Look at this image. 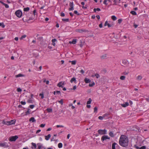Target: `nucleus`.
<instances>
[{
  "label": "nucleus",
  "instance_id": "f257e3e1",
  "mask_svg": "<svg viewBox=\"0 0 149 149\" xmlns=\"http://www.w3.org/2000/svg\"><path fill=\"white\" fill-rule=\"evenodd\" d=\"M128 139L127 136L124 135L121 136L119 139V144L121 146L126 147L128 145Z\"/></svg>",
  "mask_w": 149,
  "mask_h": 149
},
{
  "label": "nucleus",
  "instance_id": "f03ea898",
  "mask_svg": "<svg viewBox=\"0 0 149 149\" xmlns=\"http://www.w3.org/2000/svg\"><path fill=\"white\" fill-rule=\"evenodd\" d=\"M120 64L122 66L126 67L128 65L129 63L127 60L123 59L122 60Z\"/></svg>",
  "mask_w": 149,
  "mask_h": 149
},
{
  "label": "nucleus",
  "instance_id": "7ed1b4c3",
  "mask_svg": "<svg viewBox=\"0 0 149 149\" xmlns=\"http://www.w3.org/2000/svg\"><path fill=\"white\" fill-rule=\"evenodd\" d=\"M15 13L16 15L19 17H21L22 14V11L19 10H18L15 12Z\"/></svg>",
  "mask_w": 149,
  "mask_h": 149
},
{
  "label": "nucleus",
  "instance_id": "20e7f679",
  "mask_svg": "<svg viewBox=\"0 0 149 149\" xmlns=\"http://www.w3.org/2000/svg\"><path fill=\"white\" fill-rule=\"evenodd\" d=\"M18 137L17 136H11L9 137V140L10 141H15L17 139Z\"/></svg>",
  "mask_w": 149,
  "mask_h": 149
},
{
  "label": "nucleus",
  "instance_id": "39448f33",
  "mask_svg": "<svg viewBox=\"0 0 149 149\" xmlns=\"http://www.w3.org/2000/svg\"><path fill=\"white\" fill-rule=\"evenodd\" d=\"M98 133L100 134H106L107 130L105 129L100 130L98 131Z\"/></svg>",
  "mask_w": 149,
  "mask_h": 149
},
{
  "label": "nucleus",
  "instance_id": "423d86ee",
  "mask_svg": "<svg viewBox=\"0 0 149 149\" xmlns=\"http://www.w3.org/2000/svg\"><path fill=\"white\" fill-rule=\"evenodd\" d=\"M16 120H12L9 121H7V125H14L15 124Z\"/></svg>",
  "mask_w": 149,
  "mask_h": 149
},
{
  "label": "nucleus",
  "instance_id": "0eeeda50",
  "mask_svg": "<svg viewBox=\"0 0 149 149\" xmlns=\"http://www.w3.org/2000/svg\"><path fill=\"white\" fill-rule=\"evenodd\" d=\"M110 138L108 136L106 135L103 136L101 138V140L102 141L106 140L107 139H109Z\"/></svg>",
  "mask_w": 149,
  "mask_h": 149
},
{
  "label": "nucleus",
  "instance_id": "6e6552de",
  "mask_svg": "<svg viewBox=\"0 0 149 149\" xmlns=\"http://www.w3.org/2000/svg\"><path fill=\"white\" fill-rule=\"evenodd\" d=\"M31 13H23V16H24L25 17L23 18L22 20L24 21V19H26L28 18V17H29Z\"/></svg>",
  "mask_w": 149,
  "mask_h": 149
},
{
  "label": "nucleus",
  "instance_id": "1a4fd4ad",
  "mask_svg": "<svg viewBox=\"0 0 149 149\" xmlns=\"http://www.w3.org/2000/svg\"><path fill=\"white\" fill-rule=\"evenodd\" d=\"M70 6L71 7L69 9V10H74L73 3V2H70Z\"/></svg>",
  "mask_w": 149,
  "mask_h": 149
},
{
  "label": "nucleus",
  "instance_id": "9d476101",
  "mask_svg": "<svg viewBox=\"0 0 149 149\" xmlns=\"http://www.w3.org/2000/svg\"><path fill=\"white\" fill-rule=\"evenodd\" d=\"M121 105L123 107H125L129 105V104L128 102H125L124 104H121Z\"/></svg>",
  "mask_w": 149,
  "mask_h": 149
},
{
  "label": "nucleus",
  "instance_id": "9b49d317",
  "mask_svg": "<svg viewBox=\"0 0 149 149\" xmlns=\"http://www.w3.org/2000/svg\"><path fill=\"white\" fill-rule=\"evenodd\" d=\"M84 81L86 83H90L91 81V80L90 79L86 78H85Z\"/></svg>",
  "mask_w": 149,
  "mask_h": 149
},
{
  "label": "nucleus",
  "instance_id": "f8f14e48",
  "mask_svg": "<svg viewBox=\"0 0 149 149\" xmlns=\"http://www.w3.org/2000/svg\"><path fill=\"white\" fill-rule=\"evenodd\" d=\"M29 121H31L32 123L36 122V120L33 117L29 119Z\"/></svg>",
  "mask_w": 149,
  "mask_h": 149
},
{
  "label": "nucleus",
  "instance_id": "ddd939ff",
  "mask_svg": "<svg viewBox=\"0 0 149 149\" xmlns=\"http://www.w3.org/2000/svg\"><path fill=\"white\" fill-rule=\"evenodd\" d=\"M0 146L5 147H8V146L6 145V143H0Z\"/></svg>",
  "mask_w": 149,
  "mask_h": 149
},
{
  "label": "nucleus",
  "instance_id": "4468645a",
  "mask_svg": "<svg viewBox=\"0 0 149 149\" xmlns=\"http://www.w3.org/2000/svg\"><path fill=\"white\" fill-rule=\"evenodd\" d=\"M15 77L16 78H17V77H24V75L23 74H18L15 75Z\"/></svg>",
  "mask_w": 149,
  "mask_h": 149
},
{
  "label": "nucleus",
  "instance_id": "2eb2a0df",
  "mask_svg": "<svg viewBox=\"0 0 149 149\" xmlns=\"http://www.w3.org/2000/svg\"><path fill=\"white\" fill-rule=\"evenodd\" d=\"M51 137V135L49 134L47 136H45V139L47 140H48Z\"/></svg>",
  "mask_w": 149,
  "mask_h": 149
},
{
  "label": "nucleus",
  "instance_id": "dca6fc26",
  "mask_svg": "<svg viewBox=\"0 0 149 149\" xmlns=\"http://www.w3.org/2000/svg\"><path fill=\"white\" fill-rule=\"evenodd\" d=\"M46 110L48 113H51L52 112V109L51 108H47Z\"/></svg>",
  "mask_w": 149,
  "mask_h": 149
},
{
  "label": "nucleus",
  "instance_id": "f3484780",
  "mask_svg": "<svg viewBox=\"0 0 149 149\" xmlns=\"http://www.w3.org/2000/svg\"><path fill=\"white\" fill-rule=\"evenodd\" d=\"M107 57V55L105 54L101 56L100 58L102 59H104L106 58Z\"/></svg>",
  "mask_w": 149,
  "mask_h": 149
},
{
  "label": "nucleus",
  "instance_id": "a211bd4d",
  "mask_svg": "<svg viewBox=\"0 0 149 149\" xmlns=\"http://www.w3.org/2000/svg\"><path fill=\"white\" fill-rule=\"evenodd\" d=\"M142 78V77L141 75H138L136 77V79L138 80H141Z\"/></svg>",
  "mask_w": 149,
  "mask_h": 149
},
{
  "label": "nucleus",
  "instance_id": "6ab92c4d",
  "mask_svg": "<svg viewBox=\"0 0 149 149\" xmlns=\"http://www.w3.org/2000/svg\"><path fill=\"white\" fill-rule=\"evenodd\" d=\"M109 136L111 137H113L114 136L112 132H110L109 133Z\"/></svg>",
  "mask_w": 149,
  "mask_h": 149
},
{
  "label": "nucleus",
  "instance_id": "aec40b11",
  "mask_svg": "<svg viewBox=\"0 0 149 149\" xmlns=\"http://www.w3.org/2000/svg\"><path fill=\"white\" fill-rule=\"evenodd\" d=\"M77 42V40L75 39H73L72 41H71V43L73 44H75Z\"/></svg>",
  "mask_w": 149,
  "mask_h": 149
},
{
  "label": "nucleus",
  "instance_id": "412c9836",
  "mask_svg": "<svg viewBox=\"0 0 149 149\" xmlns=\"http://www.w3.org/2000/svg\"><path fill=\"white\" fill-rule=\"evenodd\" d=\"M71 83H72L73 81H74L75 82L76 81V80L75 78H72L70 81Z\"/></svg>",
  "mask_w": 149,
  "mask_h": 149
},
{
  "label": "nucleus",
  "instance_id": "4be33fe9",
  "mask_svg": "<svg viewBox=\"0 0 149 149\" xmlns=\"http://www.w3.org/2000/svg\"><path fill=\"white\" fill-rule=\"evenodd\" d=\"M117 144L116 143H114L112 145V149H115V145Z\"/></svg>",
  "mask_w": 149,
  "mask_h": 149
},
{
  "label": "nucleus",
  "instance_id": "5701e85b",
  "mask_svg": "<svg viewBox=\"0 0 149 149\" xmlns=\"http://www.w3.org/2000/svg\"><path fill=\"white\" fill-rule=\"evenodd\" d=\"M111 18L113 21L116 20L117 19L116 17L114 15H113L111 16Z\"/></svg>",
  "mask_w": 149,
  "mask_h": 149
},
{
  "label": "nucleus",
  "instance_id": "b1692460",
  "mask_svg": "<svg viewBox=\"0 0 149 149\" xmlns=\"http://www.w3.org/2000/svg\"><path fill=\"white\" fill-rule=\"evenodd\" d=\"M29 10V7H27L24 8V11H28Z\"/></svg>",
  "mask_w": 149,
  "mask_h": 149
},
{
  "label": "nucleus",
  "instance_id": "393cba45",
  "mask_svg": "<svg viewBox=\"0 0 149 149\" xmlns=\"http://www.w3.org/2000/svg\"><path fill=\"white\" fill-rule=\"evenodd\" d=\"M70 62H71L72 65H75L76 63V61L75 60L73 61H69Z\"/></svg>",
  "mask_w": 149,
  "mask_h": 149
},
{
  "label": "nucleus",
  "instance_id": "a878e982",
  "mask_svg": "<svg viewBox=\"0 0 149 149\" xmlns=\"http://www.w3.org/2000/svg\"><path fill=\"white\" fill-rule=\"evenodd\" d=\"M92 101V100L91 98H89L88 99V100L87 102V104H89L91 103Z\"/></svg>",
  "mask_w": 149,
  "mask_h": 149
},
{
  "label": "nucleus",
  "instance_id": "bb28decb",
  "mask_svg": "<svg viewBox=\"0 0 149 149\" xmlns=\"http://www.w3.org/2000/svg\"><path fill=\"white\" fill-rule=\"evenodd\" d=\"M125 77L124 76H122L120 77V79L121 80H124L125 79Z\"/></svg>",
  "mask_w": 149,
  "mask_h": 149
},
{
  "label": "nucleus",
  "instance_id": "cd10ccee",
  "mask_svg": "<svg viewBox=\"0 0 149 149\" xmlns=\"http://www.w3.org/2000/svg\"><path fill=\"white\" fill-rule=\"evenodd\" d=\"M130 13L133 15H136V13L134 11H131Z\"/></svg>",
  "mask_w": 149,
  "mask_h": 149
},
{
  "label": "nucleus",
  "instance_id": "c85d7f7f",
  "mask_svg": "<svg viewBox=\"0 0 149 149\" xmlns=\"http://www.w3.org/2000/svg\"><path fill=\"white\" fill-rule=\"evenodd\" d=\"M37 145L38 146V149H41L42 147V146L40 143H38Z\"/></svg>",
  "mask_w": 149,
  "mask_h": 149
},
{
  "label": "nucleus",
  "instance_id": "c756f323",
  "mask_svg": "<svg viewBox=\"0 0 149 149\" xmlns=\"http://www.w3.org/2000/svg\"><path fill=\"white\" fill-rule=\"evenodd\" d=\"M63 145L61 143H59L58 144V147L59 148H61L62 147Z\"/></svg>",
  "mask_w": 149,
  "mask_h": 149
},
{
  "label": "nucleus",
  "instance_id": "7c9ffc66",
  "mask_svg": "<svg viewBox=\"0 0 149 149\" xmlns=\"http://www.w3.org/2000/svg\"><path fill=\"white\" fill-rule=\"evenodd\" d=\"M95 85V83L93 82H92V83L91 84H90L89 85V86H90V87H92L93 86H94V85Z\"/></svg>",
  "mask_w": 149,
  "mask_h": 149
},
{
  "label": "nucleus",
  "instance_id": "2f4dec72",
  "mask_svg": "<svg viewBox=\"0 0 149 149\" xmlns=\"http://www.w3.org/2000/svg\"><path fill=\"white\" fill-rule=\"evenodd\" d=\"M62 20L64 22H68L69 21V19H62Z\"/></svg>",
  "mask_w": 149,
  "mask_h": 149
},
{
  "label": "nucleus",
  "instance_id": "473e14b6",
  "mask_svg": "<svg viewBox=\"0 0 149 149\" xmlns=\"http://www.w3.org/2000/svg\"><path fill=\"white\" fill-rule=\"evenodd\" d=\"M58 102L60 103L61 105H63V99H62L58 101Z\"/></svg>",
  "mask_w": 149,
  "mask_h": 149
},
{
  "label": "nucleus",
  "instance_id": "72a5a7b5",
  "mask_svg": "<svg viewBox=\"0 0 149 149\" xmlns=\"http://www.w3.org/2000/svg\"><path fill=\"white\" fill-rule=\"evenodd\" d=\"M30 110V109L29 108L28 109V111L26 112V115H28V114L30 113V112H29Z\"/></svg>",
  "mask_w": 149,
  "mask_h": 149
},
{
  "label": "nucleus",
  "instance_id": "f704fd0d",
  "mask_svg": "<svg viewBox=\"0 0 149 149\" xmlns=\"http://www.w3.org/2000/svg\"><path fill=\"white\" fill-rule=\"evenodd\" d=\"M31 144L35 148H36V143H32Z\"/></svg>",
  "mask_w": 149,
  "mask_h": 149
},
{
  "label": "nucleus",
  "instance_id": "c9c22d12",
  "mask_svg": "<svg viewBox=\"0 0 149 149\" xmlns=\"http://www.w3.org/2000/svg\"><path fill=\"white\" fill-rule=\"evenodd\" d=\"M26 37V35H24L23 36H22L20 38V40H22L23 38H25Z\"/></svg>",
  "mask_w": 149,
  "mask_h": 149
},
{
  "label": "nucleus",
  "instance_id": "e433bc0d",
  "mask_svg": "<svg viewBox=\"0 0 149 149\" xmlns=\"http://www.w3.org/2000/svg\"><path fill=\"white\" fill-rule=\"evenodd\" d=\"M97 109L96 107H95L94 108V112L95 113H97Z\"/></svg>",
  "mask_w": 149,
  "mask_h": 149
},
{
  "label": "nucleus",
  "instance_id": "4c0bfd02",
  "mask_svg": "<svg viewBox=\"0 0 149 149\" xmlns=\"http://www.w3.org/2000/svg\"><path fill=\"white\" fill-rule=\"evenodd\" d=\"M0 26H1L3 28L5 27V25L3 24V23H1L0 22Z\"/></svg>",
  "mask_w": 149,
  "mask_h": 149
},
{
  "label": "nucleus",
  "instance_id": "58836bf2",
  "mask_svg": "<svg viewBox=\"0 0 149 149\" xmlns=\"http://www.w3.org/2000/svg\"><path fill=\"white\" fill-rule=\"evenodd\" d=\"M74 13L75 14H77L78 15H80V14L79 13H78L77 12V10H75L74 11Z\"/></svg>",
  "mask_w": 149,
  "mask_h": 149
},
{
  "label": "nucleus",
  "instance_id": "ea45409f",
  "mask_svg": "<svg viewBox=\"0 0 149 149\" xmlns=\"http://www.w3.org/2000/svg\"><path fill=\"white\" fill-rule=\"evenodd\" d=\"M17 91L18 92H20L22 91V90L21 88H18L17 89Z\"/></svg>",
  "mask_w": 149,
  "mask_h": 149
},
{
  "label": "nucleus",
  "instance_id": "a19ab883",
  "mask_svg": "<svg viewBox=\"0 0 149 149\" xmlns=\"http://www.w3.org/2000/svg\"><path fill=\"white\" fill-rule=\"evenodd\" d=\"M78 32L80 33H82L84 31V30L82 29H79L77 30Z\"/></svg>",
  "mask_w": 149,
  "mask_h": 149
},
{
  "label": "nucleus",
  "instance_id": "79ce46f5",
  "mask_svg": "<svg viewBox=\"0 0 149 149\" xmlns=\"http://www.w3.org/2000/svg\"><path fill=\"white\" fill-rule=\"evenodd\" d=\"M95 76L96 77V78H98L99 77H100V75L98 74H95Z\"/></svg>",
  "mask_w": 149,
  "mask_h": 149
},
{
  "label": "nucleus",
  "instance_id": "37998d69",
  "mask_svg": "<svg viewBox=\"0 0 149 149\" xmlns=\"http://www.w3.org/2000/svg\"><path fill=\"white\" fill-rule=\"evenodd\" d=\"M27 102L29 103H33L32 100H28Z\"/></svg>",
  "mask_w": 149,
  "mask_h": 149
},
{
  "label": "nucleus",
  "instance_id": "c03bdc74",
  "mask_svg": "<svg viewBox=\"0 0 149 149\" xmlns=\"http://www.w3.org/2000/svg\"><path fill=\"white\" fill-rule=\"evenodd\" d=\"M146 147L145 146H143L140 148V149H146Z\"/></svg>",
  "mask_w": 149,
  "mask_h": 149
},
{
  "label": "nucleus",
  "instance_id": "a18cd8bd",
  "mask_svg": "<svg viewBox=\"0 0 149 149\" xmlns=\"http://www.w3.org/2000/svg\"><path fill=\"white\" fill-rule=\"evenodd\" d=\"M122 20L121 19H119L118 20V22L119 24H120L122 22Z\"/></svg>",
  "mask_w": 149,
  "mask_h": 149
},
{
  "label": "nucleus",
  "instance_id": "49530a36",
  "mask_svg": "<svg viewBox=\"0 0 149 149\" xmlns=\"http://www.w3.org/2000/svg\"><path fill=\"white\" fill-rule=\"evenodd\" d=\"M104 117H104H102V116H100L98 117V118L100 120H102L103 119V118Z\"/></svg>",
  "mask_w": 149,
  "mask_h": 149
},
{
  "label": "nucleus",
  "instance_id": "de8ad7c7",
  "mask_svg": "<svg viewBox=\"0 0 149 149\" xmlns=\"http://www.w3.org/2000/svg\"><path fill=\"white\" fill-rule=\"evenodd\" d=\"M40 96L41 97V98L43 99L44 98V95L43 94L40 93Z\"/></svg>",
  "mask_w": 149,
  "mask_h": 149
},
{
  "label": "nucleus",
  "instance_id": "09e8293b",
  "mask_svg": "<svg viewBox=\"0 0 149 149\" xmlns=\"http://www.w3.org/2000/svg\"><path fill=\"white\" fill-rule=\"evenodd\" d=\"M4 5L5 6V7L6 8H8L9 7L8 5L7 4L4 3Z\"/></svg>",
  "mask_w": 149,
  "mask_h": 149
},
{
  "label": "nucleus",
  "instance_id": "8fccbe9b",
  "mask_svg": "<svg viewBox=\"0 0 149 149\" xmlns=\"http://www.w3.org/2000/svg\"><path fill=\"white\" fill-rule=\"evenodd\" d=\"M109 23H108V22L107 21H106L105 23V24L104 25V26H107V24H108Z\"/></svg>",
  "mask_w": 149,
  "mask_h": 149
},
{
  "label": "nucleus",
  "instance_id": "3c124183",
  "mask_svg": "<svg viewBox=\"0 0 149 149\" xmlns=\"http://www.w3.org/2000/svg\"><path fill=\"white\" fill-rule=\"evenodd\" d=\"M21 103L22 105H25L26 103L25 102H23V101H21Z\"/></svg>",
  "mask_w": 149,
  "mask_h": 149
},
{
  "label": "nucleus",
  "instance_id": "603ef678",
  "mask_svg": "<svg viewBox=\"0 0 149 149\" xmlns=\"http://www.w3.org/2000/svg\"><path fill=\"white\" fill-rule=\"evenodd\" d=\"M63 84H61V85H59V84H58L57 86H58L59 87H62V88H63Z\"/></svg>",
  "mask_w": 149,
  "mask_h": 149
},
{
  "label": "nucleus",
  "instance_id": "864d4df0",
  "mask_svg": "<svg viewBox=\"0 0 149 149\" xmlns=\"http://www.w3.org/2000/svg\"><path fill=\"white\" fill-rule=\"evenodd\" d=\"M45 124H41L40 126L41 127H45Z\"/></svg>",
  "mask_w": 149,
  "mask_h": 149
},
{
  "label": "nucleus",
  "instance_id": "5fc2aeb1",
  "mask_svg": "<svg viewBox=\"0 0 149 149\" xmlns=\"http://www.w3.org/2000/svg\"><path fill=\"white\" fill-rule=\"evenodd\" d=\"M135 147L137 149H140V147H138L137 145H134Z\"/></svg>",
  "mask_w": 149,
  "mask_h": 149
},
{
  "label": "nucleus",
  "instance_id": "6e6d98bb",
  "mask_svg": "<svg viewBox=\"0 0 149 149\" xmlns=\"http://www.w3.org/2000/svg\"><path fill=\"white\" fill-rule=\"evenodd\" d=\"M34 107V106L33 105H31L30 106V107L31 109H33Z\"/></svg>",
  "mask_w": 149,
  "mask_h": 149
},
{
  "label": "nucleus",
  "instance_id": "4d7b16f0",
  "mask_svg": "<svg viewBox=\"0 0 149 149\" xmlns=\"http://www.w3.org/2000/svg\"><path fill=\"white\" fill-rule=\"evenodd\" d=\"M128 74V72H124L123 73V74L125 75H127Z\"/></svg>",
  "mask_w": 149,
  "mask_h": 149
},
{
  "label": "nucleus",
  "instance_id": "13d9d810",
  "mask_svg": "<svg viewBox=\"0 0 149 149\" xmlns=\"http://www.w3.org/2000/svg\"><path fill=\"white\" fill-rule=\"evenodd\" d=\"M76 88L77 87H76V86H74L73 89L71 88V90H75L76 89Z\"/></svg>",
  "mask_w": 149,
  "mask_h": 149
},
{
  "label": "nucleus",
  "instance_id": "bf43d9fd",
  "mask_svg": "<svg viewBox=\"0 0 149 149\" xmlns=\"http://www.w3.org/2000/svg\"><path fill=\"white\" fill-rule=\"evenodd\" d=\"M107 0H105L104 1V2H103V3H104L106 5H107Z\"/></svg>",
  "mask_w": 149,
  "mask_h": 149
},
{
  "label": "nucleus",
  "instance_id": "052dcab7",
  "mask_svg": "<svg viewBox=\"0 0 149 149\" xmlns=\"http://www.w3.org/2000/svg\"><path fill=\"white\" fill-rule=\"evenodd\" d=\"M134 28H136L137 27L138 25L136 24H135L134 23Z\"/></svg>",
  "mask_w": 149,
  "mask_h": 149
},
{
  "label": "nucleus",
  "instance_id": "680f3d73",
  "mask_svg": "<svg viewBox=\"0 0 149 149\" xmlns=\"http://www.w3.org/2000/svg\"><path fill=\"white\" fill-rule=\"evenodd\" d=\"M112 26H113L112 24H107V26L108 27H111Z\"/></svg>",
  "mask_w": 149,
  "mask_h": 149
},
{
  "label": "nucleus",
  "instance_id": "e2e57ef3",
  "mask_svg": "<svg viewBox=\"0 0 149 149\" xmlns=\"http://www.w3.org/2000/svg\"><path fill=\"white\" fill-rule=\"evenodd\" d=\"M80 72L82 74H83L84 72H85V71L84 70H81L80 71Z\"/></svg>",
  "mask_w": 149,
  "mask_h": 149
},
{
  "label": "nucleus",
  "instance_id": "0e129e2a",
  "mask_svg": "<svg viewBox=\"0 0 149 149\" xmlns=\"http://www.w3.org/2000/svg\"><path fill=\"white\" fill-rule=\"evenodd\" d=\"M58 84H59V85H61V84H64V83H62V81L59 82Z\"/></svg>",
  "mask_w": 149,
  "mask_h": 149
},
{
  "label": "nucleus",
  "instance_id": "69168bd1",
  "mask_svg": "<svg viewBox=\"0 0 149 149\" xmlns=\"http://www.w3.org/2000/svg\"><path fill=\"white\" fill-rule=\"evenodd\" d=\"M56 127L58 128V127H63V125H57L56 126Z\"/></svg>",
  "mask_w": 149,
  "mask_h": 149
},
{
  "label": "nucleus",
  "instance_id": "338daca9",
  "mask_svg": "<svg viewBox=\"0 0 149 149\" xmlns=\"http://www.w3.org/2000/svg\"><path fill=\"white\" fill-rule=\"evenodd\" d=\"M61 15L62 17H64L65 16V14L64 13H61Z\"/></svg>",
  "mask_w": 149,
  "mask_h": 149
},
{
  "label": "nucleus",
  "instance_id": "774afa93",
  "mask_svg": "<svg viewBox=\"0 0 149 149\" xmlns=\"http://www.w3.org/2000/svg\"><path fill=\"white\" fill-rule=\"evenodd\" d=\"M56 39H53L52 40V42H56Z\"/></svg>",
  "mask_w": 149,
  "mask_h": 149
}]
</instances>
